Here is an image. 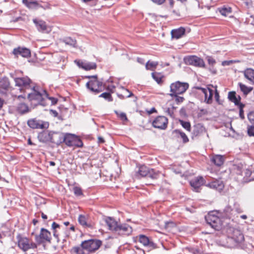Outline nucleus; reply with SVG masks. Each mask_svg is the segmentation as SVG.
Instances as JSON below:
<instances>
[{
	"label": "nucleus",
	"mask_w": 254,
	"mask_h": 254,
	"mask_svg": "<svg viewBox=\"0 0 254 254\" xmlns=\"http://www.w3.org/2000/svg\"><path fill=\"white\" fill-rule=\"evenodd\" d=\"M226 242L223 246L228 248L239 247L244 241V236L239 229L229 227L226 229Z\"/></svg>",
	"instance_id": "nucleus-1"
},
{
	"label": "nucleus",
	"mask_w": 254,
	"mask_h": 254,
	"mask_svg": "<svg viewBox=\"0 0 254 254\" xmlns=\"http://www.w3.org/2000/svg\"><path fill=\"white\" fill-rule=\"evenodd\" d=\"M27 96L29 101H35L38 104L43 106H46L44 102V97H48V93L46 90H40L39 87L33 85L31 89L26 91L25 94H22L18 96V99L21 98L25 99Z\"/></svg>",
	"instance_id": "nucleus-2"
},
{
	"label": "nucleus",
	"mask_w": 254,
	"mask_h": 254,
	"mask_svg": "<svg viewBox=\"0 0 254 254\" xmlns=\"http://www.w3.org/2000/svg\"><path fill=\"white\" fill-rule=\"evenodd\" d=\"M102 245V241L97 239H89L83 241L81 247H74L71 249V252L75 254H83V251L92 253L97 250Z\"/></svg>",
	"instance_id": "nucleus-3"
},
{
	"label": "nucleus",
	"mask_w": 254,
	"mask_h": 254,
	"mask_svg": "<svg viewBox=\"0 0 254 254\" xmlns=\"http://www.w3.org/2000/svg\"><path fill=\"white\" fill-rule=\"evenodd\" d=\"M14 80L15 86L19 87V90L23 94L31 89V87L34 85L32 80L27 76L14 78Z\"/></svg>",
	"instance_id": "nucleus-4"
},
{
	"label": "nucleus",
	"mask_w": 254,
	"mask_h": 254,
	"mask_svg": "<svg viewBox=\"0 0 254 254\" xmlns=\"http://www.w3.org/2000/svg\"><path fill=\"white\" fill-rule=\"evenodd\" d=\"M189 85L187 82L176 81L170 84V92L169 94L175 95V94H183L189 88Z\"/></svg>",
	"instance_id": "nucleus-5"
},
{
	"label": "nucleus",
	"mask_w": 254,
	"mask_h": 254,
	"mask_svg": "<svg viewBox=\"0 0 254 254\" xmlns=\"http://www.w3.org/2000/svg\"><path fill=\"white\" fill-rule=\"evenodd\" d=\"M135 176L138 178H139L140 177H147L153 179H156L158 178L159 174L155 172L153 169L150 170L146 166L142 165L138 168Z\"/></svg>",
	"instance_id": "nucleus-6"
},
{
	"label": "nucleus",
	"mask_w": 254,
	"mask_h": 254,
	"mask_svg": "<svg viewBox=\"0 0 254 254\" xmlns=\"http://www.w3.org/2000/svg\"><path fill=\"white\" fill-rule=\"evenodd\" d=\"M18 247L23 252H26L30 249H34L37 248L36 244L33 243L26 237H24L18 235L17 236Z\"/></svg>",
	"instance_id": "nucleus-7"
},
{
	"label": "nucleus",
	"mask_w": 254,
	"mask_h": 254,
	"mask_svg": "<svg viewBox=\"0 0 254 254\" xmlns=\"http://www.w3.org/2000/svg\"><path fill=\"white\" fill-rule=\"evenodd\" d=\"M206 223L212 228L216 231H220L223 227V223L220 218L213 214H208L205 217Z\"/></svg>",
	"instance_id": "nucleus-8"
},
{
	"label": "nucleus",
	"mask_w": 254,
	"mask_h": 254,
	"mask_svg": "<svg viewBox=\"0 0 254 254\" xmlns=\"http://www.w3.org/2000/svg\"><path fill=\"white\" fill-rule=\"evenodd\" d=\"M102 82L98 80L92 79L86 83V87L91 92L97 94L103 90L102 87Z\"/></svg>",
	"instance_id": "nucleus-9"
},
{
	"label": "nucleus",
	"mask_w": 254,
	"mask_h": 254,
	"mask_svg": "<svg viewBox=\"0 0 254 254\" xmlns=\"http://www.w3.org/2000/svg\"><path fill=\"white\" fill-rule=\"evenodd\" d=\"M185 63L188 65H191L199 67H204L205 63L203 60L196 56H189L184 58Z\"/></svg>",
	"instance_id": "nucleus-10"
},
{
	"label": "nucleus",
	"mask_w": 254,
	"mask_h": 254,
	"mask_svg": "<svg viewBox=\"0 0 254 254\" xmlns=\"http://www.w3.org/2000/svg\"><path fill=\"white\" fill-rule=\"evenodd\" d=\"M51 240V233L47 229L42 228L39 235L35 236V241L39 244L44 243L45 241L50 242Z\"/></svg>",
	"instance_id": "nucleus-11"
},
{
	"label": "nucleus",
	"mask_w": 254,
	"mask_h": 254,
	"mask_svg": "<svg viewBox=\"0 0 254 254\" xmlns=\"http://www.w3.org/2000/svg\"><path fill=\"white\" fill-rule=\"evenodd\" d=\"M28 126L33 129H44L49 127V123L35 119L29 120L27 122Z\"/></svg>",
	"instance_id": "nucleus-12"
},
{
	"label": "nucleus",
	"mask_w": 254,
	"mask_h": 254,
	"mask_svg": "<svg viewBox=\"0 0 254 254\" xmlns=\"http://www.w3.org/2000/svg\"><path fill=\"white\" fill-rule=\"evenodd\" d=\"M168 119L165 116H158L152 122V125L155 128L165 129L168 125Z\"/></svg>",
	"instance_id": "nucleus-13"
},
{
	"label": "nucleus",
	"mask_w": 254,
	"mask_h": 254,
	"mask_svg": "<svg viewBox=\"0 0 254 254\" xmlns=\"http://www.w3.org/2000/svg\"><path fill=\"white\" fill-rule=\"evenodd\" d=\"M138 241L144 247L148 248L149 250L156 249L157 248L156 244H155L151 239L144 235H140L138 236Z\"/></svg>",
	"instance_id": "nucleus-14"
},
{
	"label": "nucleus",
	"mask_w": 254,
	"mask_h": 254,
	"mask_svg": "<svg viewBox=\"0 0 254 254\" xmlns=\"http://www.w3.org/2000/svg\"><path fill=\"white\" fill-rule=\"evenodd\" d=\"M12 54L16 58L21 56L27 58L31 56V51L29 49L21 47L14 48L12 51Z\"/></svg>",
	"instance_id": "nucleus-15"
},
{
	"label": "nucleus",
	"mask_w": 254,
	"mask_h": 254,
	"mask_svg": "<svg viewBox=\"0 0 254 254\" xmlns=\"http://www.w3.org/2000/svg\"><path fill=\"white\" fill-rule=\"evenodd\" d=\"M205 183V181L201 176L195 177L190 182V185L196 192L199 191L200 187Z\"/></svg>",
	"instance_id": "nucleus-16"
},
{
	"label": "nucleus",
	"mask_w": 254,
	"mask_h": 254,
	"mask_svg": "<svg viewBox=\"0 0 254 254\" xmlns=\"http://www.w3.org/2000/svg\"><path fill=\"white\" fill-rule=\"evenodd\" d=\"M33 22L36 25L38 31L46 33H49L51 31V27L47 26L45 21L34 19Z\"/></svg>",
	"instance_id": "nucleus-17"
},
{
	"label": "nucleus",
	"mask_w": 254,
	"mask_h": 254,
	"mask_svg": "<svg viewBox=\"0 0 254 254\" xmlns=\"http://www.w3.org/2000/svg\"><path fill=\"white\" fill-rule=\"evenodd\" d=\"M198 89L200 90L204 94L205 102L207 104H211L212 102V97L213 95V90L211 89L209 87L207 88L203 87H197Z\"/></svg>",
	"instance_id": "nucleus-18"
},
{
	"label": "nucleus",
	"mask_w": 254,
	"mask_h": 254,
	"mask_svg": "<svg viewBox=\"0 0 254 254\" xmlns=\"http://www.w3.org/2000/svg\"><path fill=\"white\" fill-rule=\"evenodd\" d=\"M132 231L131 227L127 224H118L115 232L120 235H129Z\"/></svg>",
	"instance_id": "nucleus-19"
},
{
	"label": "nucleus",
	"mask_w": 254,
	"mask_h": 254,
	"mask_svg": "<svg viewBox=\"0 0 254 254\" xmlns=\"http://www.w3.org/2000/svg\"><path fill=\"white\" fill-rule=\"evenodd\" d=\"M52 131L49 130H45L38 135V138L41 142H51Z\"/></svg>",
	"instance_id": "nucleus-20"
},
{
	"label": "nucleus",
	"mask_w": 254,
	"mask_h": 254,
	"mask_svg": "<svg viewBox=\"0 0 254 254\" xmlns=\"http://www.w3.org/2000/svg\"><path fill=\"white\" fill-rule=\"evenodd\" d=\"M64 134L61 132L52 131L51 142L60 145L63 143Z\"/></svg>",
	"instance_id": "nucleus-21"
},
{
	"label": "nucleus",
	"mask_w": 254,
	"mask_h": 254,
	"mask_svg": "<svg viewBox=\"0 0 254 254\" xmlns=\"http://www.w3.org/2000/svg\"><path fill=\"white\" fill-rule=\"evenodd\" d=\"M206 186L211 189H215L218 190H221L224 187L223 182L221 180H216L206 184Z\"/></svg>",
	"instance_id": "nucleus-22"
},
{
	"label": "nucleus",
	"mask_w": 254,
	"mask_h": 254,
	"mask_svg": "<svg viewBox=\"0 0 254 254\" xmlns=\"http://www.w3.org/2000/svg\"><path fill=\"white\" fill-rule=\"evenodd\" d=\"M105 221L109 230L116 231L119 224L114 219L111 217H107L105 218Z\"/></svg>",
	"instance_id": "nucleus-23"
},
{
	"label": "nucleus",
	"mask_w": 254,
	"mask_h": 254,
	"mask_svg": "<svg viewBox=\"0 0 254 254\" xmlns=\"http://www.w3.org/2000/svg\"><path fill=\"white\" fill-rule=\"evenodd\" d=\"M10 86V83L7 77L0 78V92L5 93Z\"/></svg>",
	"instance_id": "nucleus-24"
},
{
	"label": "nucleus",
	"mask_w": 254,
	"mask_h": 254,
	"mask_svg": "<svg viewBox=\"0 0 254 254\" xmlns=\"http://www.w3.org/2000/svg\"><path fill=\"white\" fill-rule=\"evenodd\" d=\"M173 134L175 137L182 139V141L184 143H187L189 141V139L185 133L180 130L175 129L173 130Z\"/></svg>",
	"instance_id": "nucleus-25"
},
{
	"label": "nucleus",
	"mask_w": 254,
	"mask_h": 254,
	"mask_svg": "<svg viewBox=\"0 0 254 254\" xmlns=\"http://www.w3.org/2000/svg\"><path fill=\"white\" fill-rule=\"evenodd\" d=\"M16 111L19 114L23 115L28 113L30 111L29 107L25 103H20L16 107Z\"/></svg>",
	"instance_id": "nucleus-26"
},
{
	"label": "nucleus",
	"mask_w": 254,
	"mask_h": 254,
	"mask_svg": "<svg viewBox=\"0 0 254 254\" xmlns=\"http://www.w3.org/2000/svg\"><path fill=\"white\" fill-rule=\"evenodd\" d=\"M228 98L229 100L233 102L235 105H239L240 104L241 97L238 95V97L236 96V93L234 91H230L228 93Z\"/></svg>",
	"instance_id": "nucleus-27"
},
{
	"label": "nucleus",
	"mask_w": 254,
	"mask_h": 254,
	"mask_svg": "<svg viewBox=\"0 0 254 254\" xmlns=\"http://www.w3.org/2000/svg\"><path fill=\"white\" fill-rule=\"evenodd\" d=\"M185 33L184 28L180 27L177 29L172 30L171 31V35L172 38L179 39L181 38Z\"/></svg>",
	"instance_id": "nucleus-28"
},
{
	"label": "nucleus",
	"mask_w": 254,
	"mask_h": 254,
	"mask_svg": "<svg viewBox=\"0 0 254 254\" xmlns=\"http://www.w3.org/2000/svg\"><path fill=\"white\" fill-rule=\"evenodd\" d=\"M205 131V127L200 124L194 126L192 131L193 136H197Z\"/></svg>",
	"instance_id": "nucleus-29"
},
{
	"label": "nucleus",
	"mask_w": 254,
	"mask_h": 254,
	"mask_svg": "<svg viewBox=\"0 0 254 254\" xmlns=\"http://www.w3.org/2000/svg\"><path fill=\"white\" fill-rule=\"evenodd\" d=\"M245 77L254 84V69L248 68L244 71Z\"/></svg>",
	"instance_id": "nucleus-30"
},
{
	"label": "nucleus",
	"mask_w": 254,
	"mask_h": 254,
	"mask_svg": "<svg viewBox=\"0 0 254 254\" xmlns=\"http://www.w3.org/2000/svg\"><path fill=\"white\" fill-rule=\"evenodd\" d=\"M211 161L216 166H220L223 164L224 157L222 155H215L212 158Z\"/></svg>",
	"instance_id": "nucleus-31"
},
{
	"label": "nucleus",
	"mask_w": 254,
	"mask_h": 254,
	"mask_svg": "<svg viewBox=\"0 0 254 254\" xmlns=\"http://www.w3.org/2000/svg\"><path fill=\"white\" fill-rule=\"evenodd\" d=\"M72 136L71 134L67 133L64 135L63 139V142H64L65 144L68 146H72L73 145Z\"/></svg>",
	"instance_id": "nucleus-32"
},
{
	"label": "nucleus",
	"mask_w": 254,
	"mask_h": 254,
	"mask_svg": "<svg viewBox=\"0 0 254 254\" xmlns=\"http://www.w3.org/2000/svg\"><path fill=\"white\" fill-rule=\"evenodd\" d=\"M152 78L156 81V82L159 85H162L163 83L162 78L164 76L159 72H152L151 73Z\"/></svg>",
	"instance_id": "nucleus-33"
},
{
	"label": "nucleus",
	"mask_w": 254,
	"mask_h": 254,
	"mask_svg": "<svg viewBox=\"0 0 254 254\" xmlns=\"http://www.w3.org/2000/svg\"><path fill=\"white\" fill-rule=\"evenodd\" d=\"M81 67L86 70L95 69L96 64L94 63H81Z\"/></svg>",
	"instance_id": "nucleus-34"
},
{
	"label": "nucleus",
	"mask_w": 254,
	"mask_h": 254,
	"mask_svg": "<svg viewBox=\"0 0 254 254\" xmlns=\"http://www.w3.org/2000/svg\"><path fill=\"white\" fill-rule=\"evenodd\" d=\"M63 42L66 45L71 46L73 47H76V40L71 38V37H65L63 40Z\"/></svg>",
	"instance_id": "nucleus-35"
},
{
	"label": "nucleus",
	"mask_w": 254,
	"mask_h": 254,
	"mask_svg": "<svg viewBox=\"0 0 254 254\" xmlns=\"http://www.w3.org/2000/svg\"><path fill=\"white\" fill-rule=\"evenodd\" d=\"M239 85L241 90L243 92V93L245 95H248L253 89V87H248L246 85H245L241 83H239Z\"/></svg>",
	"instance_id": "nucleus-36"
},
{
	"label": "nucleus",
	"mask_w": 254,
	"mask_h": 254,
	"mask_svg": "<svg viewBox=\"0 0 254 254\" xmlns=\"http://www.w3.org/2000/svg\"><path fill=\"white\" fill-rule=\"evenodd\" d=\"M158 64V63L157 62H150L148 61L145 64V68L147 70H154Z\"/></svg>",
	"instance_id": "nucleus-37"
},
{
	"label": "nucleus",
	"mask_w": 254,
	"mask_h": 254,
	"mask_svg": "<svg viewBox=\"0 0 254 254\" xmlns=\"http://www.w3.org/2000/svg\"><path fill=\"white\" fill-rule=\"evenodd\" d=\"M244 167L243 164H239L234 166V169L237 174L243 176V171L245 169Z\"/></svg>",
	"instance_id": "nucleus-38"
},
{
	"label": "nucleus",
	"mask_w": 254,
	"mask_h": 254,
	"mask_svg": "<svg viewBox=\"0 0 254 254\" xmlns=\"http://www.w3.org/2000/svg\"><path fill=\"white\" fill-rule=\"evenodd\" d=\"M23 3L29 8H32L38 5V2L36 0H23Z\"/></svg>",
	"instance_id": "nucleus-39"
},
{
	"label": "nucleus",
	"mask_w": 254,
	"mask_h": 254,
	"mask_svg": "<svg viewBox=\"0 0 254 254\" xmlns=\"http://www.w3.org/2000/svg\"><path fill=\"white\" fill-rule=\"evenodd\" d=\"M52 228L53 229V235L57 239V241H59V234L57 233V231L56 230L57 228H60V225L56 222H54L52 225Z\"/></svg>",
	"instance_id": "nucleus-40"
},
{
	"label": "nucleus",
	"mask_w": 254,
	"mask_h": 254,
	"mask_svg": "<svg viewBox=\"0 0 254 254\" xmlns=\"http://www.w3.org/2000/svg\"><path fill=\"white\" fill-rule=\"evenodd\" d=\"M79 223L83 226L90 227V225H88L86 222V218L83 215H80L78 217Z\"/></svg>",
	"instance_id": "nucleus-41"
},
{
	"label": "nucleus",
	"mask_w": 254,
	"mask_h": 254,
	"mask_svg": "<svg viewBox=\"0 0 254 254\" xmlns=\"http://www.w3.org/2000/svg\"><path fill=\"white\" fill-rule=\"evenodd\" d=\"M99 97L103 98L109 102H111L113 101V98L111 96V94L109 92H104L100 94L99 96Z\"/></svg>",
	"instance_id": "nucleus-42"
},
{
	"label": "nucleus",
	"mask_w": 254,
	"mask_h": 254,
	"mask_svg": "<svg viewBox=\"0 0 254 254\" xmlns=\"http://www.w3.org/2000/svg\"><path fill=\"white\" fill-rule=\"evenodd\" d=\"M170 96L172 97L175 98V102L177 104H180L185 100V98L183 97L179 96V94H175V95H172V94H169Z\"/></svg>",
	"instance_id": "nucleus-43"
},
{
	"label": "nucleus",
	"mask_w": 254,
	"mask_h": 254,
	"mask_svg": "<svg viewBox=\"0 0 254 254\" xmlns=\"http://www.w3.org/2000/svg\"><path fill=\"white\" fill-rule=\"evenodd\" d=\"M116 115L118 116V117H119L121 120H122L123 121H127L128 120L126 114L125 113L121 112L119 113V112L115 111Z\"/></svg>",
	"instance_id": "nucleus-44"
},
{
	"label": "nucleus",
	"mask_w": 254,
	"mask_h": 254,
	"mask_svg": "<svg viewBox=\"0 0 254 254\" xmlns=\"http://www.w3.org/2000/svg\"><path fill=\"white\" fill-rule=\"evenodd\" d=\"M247 132L249 136H254V125L248 126Z\"/></svg>",
	"instance_id": "nucleus-45"
},
{
	"label": "nucleus",
	"mask_w": 254,
	"mask_h": 254,
	"mask_svg": "<svg viewBox=\"0 0 254 254\" xmlns=\"http://www.w3.org/2000/svg\"><path fill=\"white\" fill-rule=\"evenodd\" d=\"M182 127L188 131L190 130V124L189 122L180 121Z\"/></svg>",
	"instance_id": "nucleus-46"
},
{
	"label": "nucleus",
	"mask_w": 254,
	"mask_h": 254,
	"mask_svg": "<svg viewBox=\"0 0 254 254\" xmlns=\"http://www.w3.org/2000/svg\"><path fill=\"white\" fill-rule=\"evenodd\" d=\"M238 106H239V110H240V111H239L240 117L242 119H244L245 118V116H244L243 108L245 107V105L242 103H240V104H239Z\"/></svg>",
	"instance_id": "nucleus-47"
},
{
	"label": "nucleus",
	"mask_w": 254,
	"mask_h": 254,
	"mask_svg": "<svg viewBox=\"0 0 254 254\" xmlns=\"http://www.w3.org/2000/svg\"><path fill=\"white\" fill-rule=\"evenodd\" d=\"M231 8L230 7H228V8L224 7V8H222L220 10V12L223 15H226L227 14L231 13Z\"/></svg>",
	"instance_id": "nucleus-48"
},
{
	"label": "nucleus",
	"mask_w": 254,
	"mask_h": 254,
	"mask_svg": "<svg viewBox=\"0 0 254 254\" xmlns=\"http://www.w3.org/2000/svg\"><path fill=\"white\" fill-rule=\"evenodd\" d=\"M73 192L74 194L76 196H80L82 195V190L79 187H74L73 188Z\"/></svg>",
	"instance_id": "nucleus-49"
},
{
	"label": "nucleus",
	"mask_w": 254,
	"mask_h": 254,
	"mask_svg": "<svg viewBox=\"0 0 254 254\" xmlns=\"http://www.w3.org/2000/svg\"><path fill=\"white\" fill-rule=\"evenodd\" d=\"M253 173H252L250 170L245 168L243 171V175L244 176V178H246V180L248 179V178L251 177Z\"/></svg>",
	"instance_id": "nucleus-50"
},
{
	"label": "nucleus",
	"mask_w": 254,
	"mask_h": 254,
	"mask_svg": "<svg viewBox=\"0 0 254 254\" xmlns=\"http://www.w3.org/2000/svg\"><path fill=\"white\" fill-rule=\"evenodd\" d=\"M248 118L251 124H254V111L248 114Z\"/></svg>",
	"instance_id": "nucleus-51"
},
{
	"label": "nucleus",
	"mask_w": 254,
	"mask_h": 254,
	"mask_svg": "<svg viewBox=\"0 0 254 254\" xmlns=\"http://www.w3.org/2000/svg\"><path fill=\"white\" fill-rule=\"evenodd\" d=\"M214 88H215L214 97H215V100H216V101L217 102H218V103H219V92L218 91V90L216 89V86L214 87Z\"/></svg>",
	"instance_id": "nucleus-52"
},
{
	"label": "nucleus",
	"mask_w": 254,
	"mask_h": 254,
	"mask_svg": "<svg viewBox=\"0 0 254 254\" xmlns=\"http://www.w3.org/2000/svg\"><path fill=\"white\" fill-rule=\"evenodd\" d=\"M236 62H238V61H232V60L231 61H225L222 62V64L223 66L229 65L234 63H236Z\"/></svg>",
	"instance_id": "nucleus-53"
},
{
	"label": "nucleus",
	"mask_w": 254,
	"mask_h": 254,
	"mask_svg": "<svg viewBox=\"0 0 254 254\" xmlns=\"http://www.w3.org/2000/svg\"><path fill=\"white\" fill-rule=\"evenodd\" d=\"M207 61L209 64L211 65H213L216 63L215 60L211 57H207Z\"/></svg>",
	"instance_id": "nucleus-54"
},
{
	"label": "nucleus",
	"mask_w": 254,
	"mask_h": 254,
	"mask_svg": "<svg viewBox=\"0 0 254 254\" xmlns=\"http://www.w3.org/2000/svg\"><path fill=\"white\" fill-rule=\"evenodd\" d=\"M46 97L51 101V103H52V105H55L56 104H57V103L58 102V99L57 98H54V97H49L48 94V97Z\"/></svg>",
	"instance_id": "nucleus-55"
},
{
	"label": "nucleus",
	"mask_w": 254,
	"mask_h": 254,
	"mask_svg": "<svg viewBox=\"0 0 254 254\" xmlns=\"http://www.w3.org/2000/svg\"><path fill=\"white\" fill-rule=\"evenodd\" d=\"M232 210L230 206L226 207L224 210V212H226L227 215H229V214H230Z\"/></svg>",
	"instance_id": "nucleus-56"
},
{
	"label": "nucleus",
	"mask_w": 254,
	"mask_h": 254,
	"mask_svg": "<svg viewBox=\"0 0 254 254\" xmlns=\"http://www.w3.org/2000/svg\"><path fill=\"white\" fill-rule=\"evenodd\" d=\"M153 2L158 4H162L165 0H151Z\"/></svg>",
	"instance_id": "nucleus-57"
},
{
	"label": "nucleus",
	"mask_w": 254,
	"mask_h": 254,
	"mask_svg": "<svg viewBox=\"0 0 254 254\" xmlns=\"http://www.w3.org/2000/svg\"><path fill=\"white\" fill-rule=\"evenodd\" d=\"M50 113L52 114V115H53L54 117H57L58 116V112L55 111V110H50Z\"/></svg>",
	"instance_id": "nucleus-58"
},
{
	"label": "nucleus",
	"mask_w": 254,
	"mask_h": 254,
	"mask_svg": "<svg viewBox=\"0 0 254 254\" xmlns=\"http://www.w3.org/2000/svg\"><path fill=\"white\" fill-rule=\"evenodd\" d=\"M98 143H103L105 142V140L102 137L99 136L98 137Z\"/></svg>",
	"instance_id": "nucleus-59"
},
{
	"label": "nucleus",
	"mask_w": 254,
	"mask_h": 254,
	"mask_svg": "<svg viewBox=\"0 0 254 254\" xmlns=\"http://www.w3.org/2000/svg\"><path fill=\"white\" fill-rule=\"evenodd\" d=\"M86 78H93V79H96V80H98L97 79V75H92V76H86Z\"/></svg>",
	"instance_id": "nucleus-60"
},
{
	"label": "nucleus",
	"mask_w": 254,
	"mask_h": 254,
	"mask_svg": "<svg viewBox=\"0 0 254 254\" xmlns=\"http://www.w3.org/2000/svg\"><path fill=\"white\" fill-rule=\"evenodd\" d=\"M137 61L138 63L141 64H144V60L142 58H138L137 59Z\"/></svg>",
	"instance_id": "nucleus-61"
},
{
	"label": "nucleus",
	"mask_w": 254,
	"mask_h": 254,
	"mask_svg": "<svg viewBox=\"0 0 254 254\" xmlns=\"http://www.w3.org/2000/svg\"><path fill=\"white\" fill-rule=\"evenodd\" d=\"M250 20L251 21V24L254 25V15L251 16V18H250Z\"/></svg>",
	"instance_id": "nucleus-62"
},
{
	"label": "nucleus",
	"mask_w": 254,
	"mask_h": 254,
	"mask_svg": "<svg viewBox=\"0 0 254 254\" xmlns=\"http://www.w3.org/2000/svg\"><path fill=\"white\" fill-rule=\"evenodd\" d=\"M193 254H201V253L199 250L196 249L193 251Z\"/></svg>",
	"instance_id": "nucleus-63"
},
{
	"label": "nucleus",
	"mask_w": 254,
	"mask_h": 254,
	"mask_svg": "<svg viewBox=\"0 0 254 254\" xmlns=\"http://www.w3.org/2000/svg\"><path fill=\"white\" fill-rule=\"evenodd\" d=\"M41 217L44 219H47V216L43 212L41 214Z\"/></svg>",
	"instance_id": "nucleus-64"
}]
</instances>
